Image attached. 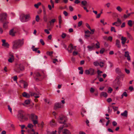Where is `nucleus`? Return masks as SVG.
Segmentation results:
<instances>
[{
	"label": "nucleus",
	"mask_w": 134,
	"mask_h": 134,
	"mask_svg": "<svg viewBox=\"0 0 134 134\" xmlns=\"http://www.w3.org/2000/svg\"><path fill=\"white\" fill-rule=\"evenodd\" d=\"M125 71L126 72L127 74H129L130 73V71L129 70L127 69H125Z\"/></svg>",
	"instance_id": "0e129e2a"
},
{
	"label": "nucleus",
	"mask_w": 134,
	"mask_h": 134,
	"mask_svg": "<svg viewBox=\"0 0 134 134\" xmlns=\"http://www.w3.org/2000/svg\"><path fill=\"white\" fill-rule=\"evenodd\" d=\"M8 109L11 112H12V109L10 108V106L9 105L8 106Z\"/></svg>",
	"instance_id": "864d4df0"
},
{
	"label": "nucleus",
	"mask_w": 134,
	"mask_h": 134,
	"mask_svg": "<svg viewBox=\"0 0 134 134\" xmlns=\"http://www.w3.org/2000/svg\"><path fill=\"white\" fill-rule=\"evenodd\" d=\"M3 23V27L4 29H7L8 27V24L9 23V22L8 20H6L3 22H2Z\"/></svg>",
	"instance_id": "2eb2a0df"
},
{
	"label": "nucleus",
	"mask_w": 134,
	"mask_h": 134,
	"mask_svg": "<svg viewBox=\"0 0 134 134\" xmlns=\"http://www.w3.org/2000/svg\"><path fill=\"white\" fill-rule=\"evenodd\" d=\"M7 15L5 13H2L0 14V22H2L7 20Z\"/></svg>",
	"instance_id": "1a4fd4ad"
},
{
	"label": "nucleus",
	"mask_w": 134,
	"mask_h": 134,
	"mask_svg": "<svg viewBox=\"0 0 134 134\" xmlns=\"http://www.w3.org/2000/svg\"><path fill=\"white\" fill-rule=\"evenodd\" d=\"M22 95L24 97L27 98H28L30 97V95L29 94L26 93L25 92H24L23 93Z\"/></svg>",
	"instance_id": "a878e982"
},
{
	"label": "nucleus",
	"mask_w": 134,
	"mask_h": 134,
	"mask_svg": "<svg viewBox=\"0 0 134 134\" xmlns=\"http://www.w3.org/2000/svg\"><path fill=\"white\" fill-rule=\"evenodd\" d=\"M115 71L119 75L121 74V72L120 71V70L119 68H116L115 70Z\"/></svg>",
	"instance_id": "c756f323"
},
{
	"label": "nucleus",
	"mask_w": 134,
	"mask_h": 134,
	"mask_svg": "<svg viewBox=\"0 0 134 134\" xmlns=\"http://www.w3.org/2000/svg\"><path fill=\"white\" fill-rule=\"evenodd\" d=\"M111 31H114V32H116V31L115 30V28L114 27H111Z\"/></svg>",
	"instance_id": "de8ad7c7"
},
{
	"label": "nucleus",
	"mask_w": 134,
	"mask_h": 134,
	"mask_svg": "<svg viewBox=\"0 0 134 134\" xmlns=\"http://www.w3.org/2000/svg\"><path fill=\"white\" fill-rule=\"evenodd\" d=\"M40 20V18L38 15H37L36 18V20L37 22H38Z\"/></svg>",
	"instance_id": "79ce46f5"
},
{
	"label": "nucleus",
	"mask_w": 134,
	"mask_h": 134,
	"mask_svg": "<svg viewBox=\"0 0 134 134\" xmlns=\"http://www.w3.org/2000/svg\"><path fill=\"white\" fill-rule=\"evenodd\" d=\"M107 50L105 49L104 48L102 49L100 51L99 53L100 54H103L104 52H106Z\"/></svg>",
	"instance_id": "473e14b6"
},
{
	"label": "nucleus",
	"mask_w": 134,
	"mask_h": 134,
	"mask_svg": "<svg viewBox=\"0 0 134 134\" xmlns=\"http://www.w3.org/2000/svg\"><path fill=\"white\" fill-rule=\"evenodd\" d=\"M16 33V31L15 29H13L10 31L9 34L10 35L14 36Z\"/></svg>",
	"instance_id": "dca6fc26"
},
{
	"label": "nucleus",
	"mask_w": 134,
	"mask_h": 134,
	"mask_svg": "<svg viewBox=\"0 0 134 134\" xmlns=\"http://www.w3.org/2000/svg\"><path fill=\"white\" fill-rule=\"evenodd\" d=\"M58 19H59V23H62V19L61 16V15H59V16Z\"/></svg>",
	"instance_id": "ea45409f"
},
{
	"label": "nucleus",
	"mask_w": 134,
	"mask_h": 134,
	"mask_svg": "<svg viewBox=\"0 0 134 134\" xmlns=\"http://www.w3.org/2000/svg\"><path fill=\"white\" fill-rule=\"evenodd\" d=\"M74 49V48L72 45L71 44H70L68 46V49H67V50L68 51L69 53H71Z\"/></svg>",
	"instance_id": "4468645a"
},
{
	"label": "nucleus",
	"mask_w": 134,
	"mask_h": 134,
	"mask_svg": "<svg viewBox=\"0 0 134 134\" xmlns=\"http://www.w3.org/2000/svg\"><path fill=\"white\" fill-rule=\"evenodd\" d=\"M67 120L66 117L63 115H60L59 116V118L58 119V122L60 124H63L64 125L60 126L58 129V133H60V132L63 131V129L64 127H67L68 126L65 123Z\"/></svg>",
	"instance_id": "f257e3e1"
},
{
	"label": "nucleus",
	"mask_w": 134,
	"mask_h": 134,
	"mask_svg": "<svg viewBox=\"0 0 134 134\" xmlns=\"http://www.w3.org/2000/svg\"><path fill=\"white\" fill-rule=\"evenodd\" d=\"M115 45L118 48H120L121 47L120 41L117 39L115 41Z\"/></svg>",
	"instance_id": "f3484780"
},
{
	"label": "nucleus",
	"mask_w": 134,
	"mask_h": 134,
	"mask_svg": "<svg viewBox=\"0 0 134 134\" xmlns=\"http://www.w3.org/2000/svg\"><path fill=\"white\" fill-rule=\"evenodd\" d=\"M86 26L89 29H91V27L88 23L86 24Z\"/></svg>",
	"instance_id": "bf43d9fd"
},
{
	"label": "nucleus",
	"mask_w": 134,
	"mask_h": 134,
	"mask_svg": "<svg viewBox=\"0 0 134 134\" xmlns=\"http://www.w3.org/2000/svg\"><path fill=\"white\" fill-rule=\"evenodd\" d=\"M112 40V37L111 36H109L107 40H110V41H111Z\"/></svg>",
	"instance_id": "052dcab7"
},
{
	"label": "nucleus",
	"mask_w": 134,
	"mask_h": 134,
	"mask_svg": "<svg viewBox=\"0 0 134 134\" xmlns=\"http://www.w3.org/2000/svg\"><path fill=\"white\" fill-rule=\"evenodd\" d=\"M127 34L128 37L130 39L132 38V37L131 35L128 32H127Z\"/></svg>",
	"instance_id": "4c0bfd02"
},
{
	"label": "nucleus",
	"mask_w": 134,
	"mask_h": 134,
	"mask_svg": "<svg viewBox=\"0 0 134 134\" xmlns=\"http://www.w3.org/2000/svg\"><path fill=\"white\" fill-rule=\"evenodd\" d=\"M80 2L79 0H75L74 3L76 4H78Z\"/></svg>",
	"instance_id": "6e6d98bb"
},
{
	"label": "nucleus",
	"mask_w": 134,
	"mask_h": 134,
	"mask_svg": "<svg viewBox=\"0 0 134 134\" xmlns=\"http://www.w3.org/2000/svg\"><path fill=\"white\" fill-rule=\"evenodd\" d=\"M30 94L31 96H33L35 98L34 99V100L36 102H37L38 101V99L36 98H38L40 96L38 94L35 92H30Z\"/></svg>",
	"instance_id": "9b49d317"
},
{
	"label": "nucleus",
	"mask_w": 134,
	"mask_h": 134,
	"mask_svg": "<svg viewBox=\"0 0 134 134\" xmlns=\"http://www.w3.org/2000/svg\"><path fill=\"white\" fill-rule=\"evenodd\" d=\"M92 44L94 45V48H100V44L99 43L98 41H97V43L96 44H94V43H93Z\"/></svg>",
	"instance_id": "b1692460"
},
{
	"label": "nucleus",
	"mask_w": 134,
	"mask_h": 134,
	"mask_svg": "<svg viewBox=\"0 0 134 134\" xmlns=\"http://www.w3.org/2000/svg\"><path fill=\"white\" fill-rule=\"evenodd\" d=\"M44 32L46 33L47 34H49L50 33L49 32L47 29H45L44 30Z\"/></svg>",
	"instance_id": "13d9d810"
},
{
	"label": "nucleus",
	"mask_w": 134,
	"mask_h": 134,
	"mask_svg": "<svg viewBox=\"0 0 134 134\" xmlns=\"http://www.w3.org/2000/svg\"><path fill=\"white\" fill-rule=\"evenodd\" d=\"M112 124L114 126H116L117 125V124L116 122L115 121H113L112 122Z\"/></svg>",
	"instance_id": "603ef678"
},
{
	"label": "nucleus",
	"mask_w": 134,
	"mask_h": 134,
	"mask_svg": "<svg viewBox=\"0 0 134 134\" xmlns=\"http://www.w3.org/2000/svg\"><path fill=\"white\" fill-rule=\"evenodd\" d=\"M122 95L124 96L125 97H127V94L126 92H124L123 93Z\"/></svg>",
	"instance_id": "338daca9"
},
{
	"label": "nucleus",
	"mask_w": 134,
	"mask_h": 134,
	"mask_svg": "<svg viewBox=\"0 0 134 134\" xmlns=\"http://www.w3.org/2000/svg\"><path fill=\"white\" fill-rule=\"evenodd\" d=\"M41 4V2H38L36 4H35L34 5V6L35 8H38V6L40 5Z\"/></svg>",
	"instance_id": "7c9ffc66"
},
{
	"label": "nucleus",
	"mask_w": 134,
	"mask_h": 134,
	"mask_svg": "<svg viewBox=\"0 0 134 134\" xmlns=\"http://www.w3.org/2000/svg\"><path fill=\"white\" fill-rule=\"evenodd\" d=\"M43 13L44 15V17H43V19L44 21L46 22H47V21L48 19L46 17V15H45L46 14V11L45 10V9H44L43 10Z\"/></svg>",
	"instance_id": "aec40b11"
},
{
	"label": "nucleus",
	"mask_w": 134,
	"mask_h": 134,
	"mask_svg": "<svg viewBox=\"0 0 134 134\" xmlns=\"http://www.w3.org/2000/svg\"><path fill=\"white\" fill-rule=\"evenodd\" d=\"M94 45L92 44L91 46H88L87 48H88V50L89 51H91L94 49H95L94 46Z\"/></svg>",
	"instance_id": "412c9836"
},
{
	"label": "nucleus",
	"mask_w": 134,
	"mask_h": 134,
	"mask_svg": "<svg viewBox=\"0 0 134 134\" xmlns=\"http://www.w3.org/2000/svg\"><path fill=\"white\" fill-rule=\"evenodd\" d=\"M63 14L65 16H67L68 15V13L65 11H64Z\"/></svg>",
	"instance_id": "680f3d73"
},
{
	"label": "nucleus",
	"mask_w": 134,
	"mask_h": 134,
	"mask_svg": "<svg viewBox=\"0 0 134 134\" xmlns=\"http://www.w3.org/2000/svg\"><path fill=\"white\" fill-rule=\"evenodd\" d=\"M34 127V125L31 124H29L27 125V127L30 129L28 131L30 133H31V132H34V130L32 129Z\"/></svg>",
	"instance_id": "f8f14e48"
},
{
	"label": "nucleus",
	"mask_w": 134,
	"mask_h": 134,
	"mask_svg": "<svg viewBox=\"0 0 134 134\" xmlns=\"http://www.w3.org/2000/svg\"><path fill=\"white\" fill-rule=\"evenodd\" d=\"M63 134H70L69 131L67 129H65L63 131Z\"/></svg>",
	"instance_id": "c85d7f7f"
},
{
	"label": "nucleus",
	"mask_w": 134,
	"mask_h": 134,
	"mask_svg": "<svg viewBox=\"0 0 134 134\" xmlns=\"http://www.w3.org/2000/svg\"><path fill=\"white\" fill-rule=\"evenodd\" d=\"M30 103V101L29 100H26L25 101V103L26 104H28Z\"/></svg>",
	"instance_id": "09e8293b"
},
{
	"label": "nucleus",
	"mask_w": 134,
	"mask_h": 134,
	"mask_svg": "<svg viewBox=\"0 0 134 134\" xmlns=\"http://www.w3.org/2000/svg\"><path fill=\"white\" fill-rule=\"evenodd\" d=\"M112 107L114 111H116L118 109V107L114 106H112Z\"/></svg>",
	"instance_id": "a18cd8bd"
},
{
	"label": "nucleus",
	"mask_w": 134,
	"mask_h": 134,
	"mask_svg": "<svg viewBox=\"0 0 134 134\" xmlns=\"http://www.w3.org/2000/svg\"><path fill=\"white\" fill-rule=\"evenodd\" d=\"M91 93H93L94 91V90L92 87L91 88L90 90Z\"/></svg>",
	"instance_id": "4d7b16f0"
},
{
	"label": "nucleus",
	"mask_w": 134,
	"mask_h": 134,
	"mask_svg": "<svg viewBox=\"0 0 134 134\" xmlns=\"http://www.w3.org/2000/svg\"><path fill=\"white\" fill-rule=\"evenodd\" d=\"M30 118L34 125L38 124V126L39 127L40 125L38 124V117L37 116L34 114H32L30 116Z\"/></svg>",
	"instance_id": "39448f33"
},
{
	"label": "nucleus",
	"mask_w": 134,
	"mask_h": 134,
	"mask_svg": "<svg viewBox=\"0 0 134 134\" xmlns=\"http://www.w3.org/2000/svg\"><path fill=\"white\" fill-rule=\"evenodd\" d=\"M85 36L89 37L90 36V34H91L90 33V32L88 30L85 31Z\"/></svg>",
	"instance_id": "393cba45"
},
{
	"label": "nucleus",
	"mask_w": 134,
	"mask_h": 134,
	"mask_svg": "<svg viewBox=\"0 0 134 134\" xmlns=\"http://www.w3.org/2000/svg\"><path fill=\"white\" fill-rule=\"evenodd\" d=\"M2 46L6 47H8L9 46V44L7 42H6L4 43V44H2Z\"/></svg>",
	"instance_id": "58836bf2"
},
{
	"label": "nucleus",
	"mask_w": 134,
	"mask_h": 134,
	"mask_svg": "<svg viewBox=\"0 0 134 134\" xmlns=\"http://www.w3.org/2000/svg\"><path fill=\"white\" fill-rule=\"evenodd\" d=\"M61 105L60 103H55L54 108L55 110H56L57 109L61 108Z\"/></svg>",
	"instance_id": "ddd939ff"
},
{
	"label": "nucleus",
	"mask_w": 134,
	"mask_h": 134,
	"mask_svg": "<svg viewBox=\"0 0 134 134\" xmlns=\"http://www.w3.org/2000/svg\"><path fill=\"white\" fill-rule=\"evenodd\" d=\"M116 22H117L118 23H119L120 24H121L122 23L121 20L119 18L118 19L117 21Z\"/></svg>",
	"instance_id": "e2e57ef3"
},
{
	"label": "nucleus",
	"mask_w": 134,
	"mask_h": 134,
	"mask_svg": "<svg viewBox=\"0 0 134 134\" xmlns=\"http://www.w3.org/2000/svg\"><path fill=\"white\" fill-rule=\"evenodd\" d=\"M18 119L21 122H24L27 121L28 118L25 115V112L21 110L19 111L17 115Z\"/></svg>",
	"instance_id": "f03ea898"
},
{
	"label": "nucleus",
	"mask_w": 134,
	"mask_h": 134,
	"mask_svg": "<svg viewBox=\"0 0 134 134\" xmlns=\"http://www.w3.org/2000/svg\"><path fill=\"white\" fill-rule=\"evenodd\" d=\"M127 24L130 27H132V21L129 20L128 21Z\"/></svg>",
	"instance_id": "2f4dec72"
},
{
	"label": "nucleus",
	"mask_w": 134,
	"mask_h": 134,
	"mask_svg": "<svg viewBox=\"0 0 134 134\" xmlns=\"http://www.w3.org/2000/svg\"><path fill=\"white\" fill-rule=\"evenodd\" d=\"M50 125L52 127L55 126L56 125V123L54 119H53L50 121Z\"/></svg>",
	"instance_id": "6ab92c4d"
},
{
	"label": "nucleus",
	"mask_w": 134,
	"mask_h": 134,
	"mask_svg": "<svg viewBox=\"0 0 134 134\" xmlns=\"http://www.w3.org/2000/svg\"><path fill=\"white\" fill-rule=\"evenodd\" d=\"M9 55L10 57L8 59V61L10 63H12L14 60V58L13 55L12 54H10Z\"/></svg>",
	"instance_id": "a211bd4d"
},
{
	"label": "nucleus",
	"mask_w": 134,
	"mask_h": 134,
	"mask_svg": "<svg viewBox=\"0 0 134 134\" xmlns=\"http://www.w3.org/2000/svg\"><path fill=\"white\" fill-rule=\"evenodd\" d=\"M121 40H122L121 43L122 44H124L127 40V39L126 37L122 36L121 37Z\"/></svg>",
	"instance_id": "5701e85b"
},
{
	"label": "nucleus",
	"mask_w": 134,
	"mask_h": 134,
	"mask_svg": "<svg viewBox=\"0 0 134 134\" xmlns=\"http://www.w3.org/2000/svg\"><path fill=\"white\" fill-rule=\"evenodd\" d=\"M38 49V48H35V46H33L31 48V49L33 51H35L36 52Z\"/></svg>",
	"instance_id": "72a5a7b5"
},
{
	"label": "nucleus",
	"mask_w": 134,
	"mask_h": 134,
	"mask_svg": "<svg viewBox=\"0 0 134 134\" xmlns=\"http://www.w3.org/2000/svg\"><path fill=\"white\" fill-rule=\"evenodd\" d=\"M24 42L23 40H18L14 41L13 43V48L16 49L21 47L24 44Z\"/></svg>",
	"instance_id": "7ed1b4c3"
},
{
	"label": "nucleus",
	"mask_w": 134,
	"mask_h": 134,
	"mask_svg": "<svg viewBox=\"0 0 134 134\" xmlns=\"http://www.w3.org/2000/svg\"><path fill=\"white\" fill-rule=\"evenodd\" d=\"M66 36V34L65 33H63L62 36V37L63 38H64Z\"/></svg>",
	"instance_id": "774afa93"
},
{
	"label": "nucleus",
	"mask_w": 134,
	"mask_h": 134,
	"mask_svg": "<svg viewBox=\"0 0 134 134\" xmlns=\"http://www.w3.org/2000/svg\"><path fill=\"white\" fill-rule=\"evenodd\" d=\"M113 91V89L111 87L109 88L108 90V92L109 93H111Z\"/></svg>",
	"instance_id": "8fccbe9b"
},
{
	"label": "nucleus",
	"mask_w": 134,
	"mask_h": 134,
	"mask_svg": "<svg viewBox=\"0 0 134 134\" xmlns=\"http://www.w3.org/2000/svg\"><path fill=\"white\" fill-rule=\"evenodd\" d=\"M24 68L23 65L21 64H19L16 65L15 66L14 70L16 72L19 73L24 70Z\"/></svg>",
	"instance_id": "423d86ee"
},
{
	"label": "nucleus",
	"mask_w": 134,
	"mask_h": 134,
	"mask_svg": "<svg viewBox=\"0 0 134 134\" xmlns=\"http://www.w3.org/2000/svg\"><path fill=\"white\" fill-rule=\"evenodd\" d=\"M40 42L43 45H44L45 44L44 41L42 39H41L40 40Z\"/></svg>",
	"instance_id": "49530a36"
},
{
	"label": "nucleus",
	"mask_w": 134,
	"mask_h": 134,
	"mask_svg": "<svg viewBox=\"0 0 134 134\" xmlns=\"http://www.w3.org/2000/svg\"><path fill=\"white\" fill-rule=\"evenodd\" d=\"M33 76L36 81L41 80L43 78L42 75L37 72H35L34 73Z\"/></svg>",
	"instance_id": "0eeeda50"
},
{
	"label": "nucleus",
	"mask_w": 134,
	"mask_h": 134,
	"mask_svg": "<svg viewBox=\"0 0 134 134\" xmlns=\"http://www.w3.org/2000/svg\"><path fill=\"white\" fill-rule=\"evenodd\" d=\"M81 5L83 7V8H87L91 7L89 3L86 0H83L81 1Z\"/></svg>",
	"instance_id": "6e6552de"
},
{
	"label": "nucleus",
	"mask_w": 134,
	"mask_h": 134,
	"mask_svg": "<svg viewBox=\"0 0 134 134\" xmlns=\"http://www.w3.org/2000/svg\"><path fill=\"white\" fill-rule=\"evenodd\" d=\"M128 112L127 110H125L123 113L121 114V115L127 117V116Z\"/></svg>",
	"instance_id": "bb28decb"
},
{
	"label": "nucleus",
	"mask_w": 134,
	"mask_h": 134,
	"mask_svg": "<svg viewBox=\"0 0 134 134\" xmlns=\"http://www.w3.org/2000/svg\"><path fill=\"white\" fill-rule=\"evenodd\" d=\"M93 64L94 66H97L99 65V63L97 62H95L93 63Z\"/></svg>",
	"instance_id": "e433bc0d"
},
{
	"label": "nucleus",
	"mask_w": 134,
	"mask_h": 134,
	"mask_svg": "<svg viewBox=\"0 0 134 134\" xmlns=\"http://www.w3.org/2000/svg\"><path fill=\"white\" fill-rule=\"evenodd\" d=\"M20 20L23 23L26 22L28 21L30 19L29 14H22L20 16Z\"/></svg>",
	"instance_id": "20e7f679"
},
{
	"label": "nucleus",
	"mask_w": 134,
	"mask_h": 134,
	"mask_svg": "<svg viewBox=\"0 0 134 134\" xmlns=\"http://www.w3.org/2000/svg\"><path fill=\"white\" fill-rule=\"evenodd\" d=\"M44 125V124L43 122L42 121L41 122V125H40L41 127L42 128H43Z\"/></svg>",
	"instance_id": "69168bd1"
},
{
	"label": "nucleus",
	"mask_w": 134,
	"mask_h": 134,
	"mask_svg": "<svg viewBox=\"0 0 134 134\" xmlns=\"http://www.w3.org/2000/svg\"><path fill=\"white\" fill-rule=\"evenodd\" d=\"M53 51L51 52H49V51H47V54L49 55L50 56H51V55L53 54Z\"/></svg>",
	"instance_id": "c9c22d12"
},
{
	"label": "nucleus",
	"mask_w": 134,
	"mask_h": 134,
	"mask_svg": "<svg viewBox=\"0 0 134 134\" xmlns=\"http://www.w3.org/2000/svg\"><path fill=\"white\" fill-rule=\"evenodd\" d=\"M86 112V111L85 110L82 109V111L81 112V114L82 116L83 117L84 116V115L83 114V113H85Z\"/></svg>",
	"instance_id": "c03bdc74"
},
{
	"label": "nucleus",
	"mask_w": 134,
	"mask_h": 134,
	"mask_svg": "<svg viewBox=\"0 0 134 134\" xmlns=\"http://www.w3.org/2000/svg\"><path fill=\"white\" fill-rule=\"evenodd\" d=\"M85 73L87 75L90 74L91 75H94L95 74L94 70L92 68H90L89 70H85Z\"/></svg>",
	"instance_id": "9d476101"
},
{
	"label": "nucleus",
	"mask_w": 134,
	"mask_h": 134,
	"mask_svg": "<svg viewBox=\"0 0 134 134\" xmlns=\"http://www.w3.org/2000/svg\"><path fill=\"white\" fill-rule=\"evenodd\" d=\"M56 20L55 19H52L50 21H49V23L51 25V23H54L55 21Z\"/></svg>",
	"instance_id": "a19ab883"
},
{
	"label": "nucleus",
	"mask_w": 134,
	"mask_h": 134,
	"mask_svg": "<svg viewBox=\"0 0 134 134\" xmlns=\"http://www.w3.org/2000/svg\"><path fill=\"white\" fill-rule=\"evenodd\" d=\"M21 82L23 83L24 88H26L27 87L28 85L27 82L23 81H21Z\"/></svg>",
	"instance_id": "cd10ccee"
},
{
	"label": "nucleus",
	"mask_w": 134,
	"mask_h": 134,
	"mask_svg": "<svg viewBox=\"0 0 134 134\" xmlns=\"http://www.w3.org/2000/svg\"><path fill=\"white\" fill-rule=\"evenodd\" d=\"M129 52L127 51L125 52V57H128L129 56Z\"/></svg>",
	"instance_id": "37998d69"
},
{
	"label": "nucleus",
	"mask_w": 134,
	"mask_h": 134,
	"mask_svg": "<svg viewBox=\"0 0 134 134\" xmlns=\"http://www.w3.org/2000/svg\"><path fill=\"white\" fill-rule=\"evenodd\" d=\"M91 31V32H90V33L91 34H94V29H92L91 28V29H89Z\"/></svg>",
	"instance_id": "3c124183"
},
{
	"label": "nucleus",
	"mask_w": 134,
	"mask_h": 134,
	"mask_svg": "<svg viewBox=\"0 0 134 134\" xmlns=\"http://www.w3.org/2000/svg\"><path fill=\"white\" fill-rule=\"evenodd\" d=\"M100 96L101 97L103 96L105 97H107L108 94L106 92H102L100 93Z\"/></svg>",
	"instance_id": "4be33fe9"
},
{
	"label": "nucleus",
	"mask_w": 134,
	"mask_h": 134,
	"mask_svg": "<svg viewBox=\"0 0 134 134\" xmlns=\"http://www.w3.org/2000/svg\"><path fill=\"white\" fill-rule=\"evenodd\" d=\"M82 24V21H80L78 22V26L79 27Z\"/></svg>",
	"instance_id": "5fc2aeb1"
},
{
	"label": "nucleus",
	"mask_w": 134,
	"mask_h": 134,
	"mask_svg": "<svg viewBox=\"0 0 134 134\" xmlns=\"http://www.w3.org/2000/svg\"><path fill=\"white\" fill-rule=\"evenodd\" d=\"M104 63L102 62H100V63H99V65L101 67H102L104 66Z\"/></svg>",
	"instance_id": "f704fd0d"
}]
</instances>
